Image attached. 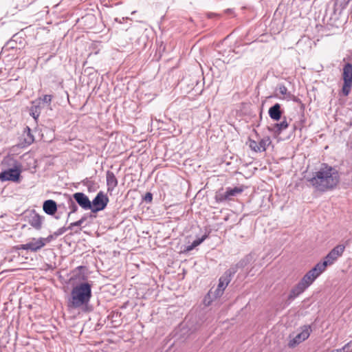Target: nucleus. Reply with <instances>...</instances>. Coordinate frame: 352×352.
<instances>
[{"mask_svg": "<svg viewBox=\"0 0 352 352\" xmlns=\"http://www.w3.org/2000/svg\"><path fill=\"white\" fill-rule=\"evenodd\" d=\"M351 85H352V82L344 81V85L342 86V92L344 96H347L349 94Z\"/></svg>", "mask_w": 352, "mask_h": 352, "instance_id": "nucleus-23", "label": "nucleus"}, {"mask_svg": "<svg viewBox=\"0 0 352 352\" xmlns=\"http://www.w3.org/2000/svg\"><path fill=\"white\" fill-rule=\"evenodd\" d=\"M54 236H55V235H54V234H53L49 235L46 238L40 237L42 242L43 243V246H45L47 243L51 242L54 239Z\"/></svg>", "mask_w": 352, "mask_h": 352, "instance_id": "nucleus-29", "label": "nucleus"}, {"mask_svg": "<svg viewBox=\"0 0 352 352\" xmlns=\"http://www.w3.org/2000/svg\"><path fill=\"white\" fill-rule=\"evenodd\" d=\"M270 144V139L267 138V140L262 139L258 142V148H260L259 152L265 151L266 150L267 146Z\"/></svg>", "mask_w": 352, "mask_h": 352, "instance_id": "nucleus-25", "label": "nucleus"}, {"mask_svg": "<svg viewBox=\"0 0 352 352\" xmlns=\"http://www.w3.org/2000/svg\"><path fill=\"white\" fill-rule=\"evenodd\" d=\"M342 77L344 82H352V64L346 63L344 65Z\"/></svg>", "mask_w": 352, "mask_h": 352, "instance_id": "nucleus-17", "label": "nucleus"}, {"mask_svg": "<svg viewBox=\"0 0 352 352\" xmlns=\"http://www.w3.org/2000/svg\"><path fill=\"white\" fill-rule=\"evenodd\" d=\"M310 184L318 191L326 192L336 188L340 182L338 171L333 167L322 164L311 178L308 179Z\"/></svg>", "mask_w": 352, "mask_h": 352, "instance_id": "nucleus-1", "label": "nucleus"}, {"mask_svg": "<svg viewBox=\"0 0 352 352\" xmlns=\"http://www.w3.org/2000/svg\"><path fill=\"white\" fill-rule=\"evenodd\" d=\"M109 201L108 197L102 191H100L91 201V211L96 213L104 210L107 207Z\"/></svg>", "mask_w": 352, "mask_h": 352, "instance_id": "nucleus-5", "label": "nucleus"}, {"mask_svg": "<svg viewBox=\"0 0 352 352\" xmlns=\"http://www.w3.org/2000/svg\"><path fill=\"white\" fill-rule=\"evenodd\" d=\"M68 229V227L67 228H65V227H62L60 228H59L57 231H56L54 233V235H55V236H58L59 235H61L63 234L64 232H65Z\"/></svg>", "mask_w": 352, "mask_h": 352, "instance_id": "nucleus-30", "label": "nucleus"}, {"mask_svg": "<svg viewBox=\"0 0 352 352\" xmlns=\"http://www.w3.org/2000/svg\"><path fill=\"white\" fill-rule=\"evenodd\" d=\"M311 331V329L310 326L305 325L302 327L301 331L289 341L288 344L289 346L294 348L296 345L307 340L309 338Z\"/></svg>", "mask_w": 352, "mask_h": 352, "instance_id": "nucleus-7", "label": "nucleus"}, {"mask_svg": "<svg viewBox=\"0 0 352 352\" xmlns=\"http://www.w3.org/2000/svg\"><path fill=\"white\" fill-rule=\"evenodd\" d=\"M51 100H52V96L51 95H45V96H43V101L45 103L49 104V103H50Z\"/></svg>", "mask_w": 352, "mask_h": 352, "instance_id": "nucleus-31", "label": "nucleus"}, {"mask_svg": "<svg viewBox=\"0 0 352 352\" xmlns=\"http://www.w3.org/2000/svg\"><path fill=\"white\" fill-rule=\"evenodd\" d=\"M13 167L3 170L0 173V179L1 181L18 182L20 177L21 170L16 162H14Z\"/></svg>", "mask_w": 352, "mask_h": 352, "instance_id": "nucleus-6", "label": "nucleus"}, {"mask_svg": "<svg viewBox=\"0 0 352 352\" xmlns=\"http://www.w3.org/2000/svg\"><path fill=\"white\" fill-rule=\"evenodd\" d=\"M44 217L38 214L34 210L27 216L28 223L35 230H40L43 226Z\"/></svg>", "mask_w": 352, "mask_h": 352, "instance_id": "nucleus-10", "label": "nucleus"}, {"mask_svg": "<svg viewBox=\"0 0 352 352\" xmlns=\"http://www.w3.org/2000/svg\"><path fill=\"white\" fill-rule=\"evenodd\" d=\"M344 249V245H338L328 253V254L324 257L323 261L327 263V266L332 265L338 257L342 256Z\"/></svg>", "mask_w": 352, "mask_h": 352, "instance_id": "nucleus-8", "label": "nucleus"}, {"mask_svg": "<svg viewBox=\"0 0 352 352\" xmlns=\"http://www.w3.org/2000/svg\"><path fill=\"white\" fill-rule=\"evenodd\" d=\"M87 219L85 216H83L80 220L70 223L68 226V229L72 230L74 226H80Z\"/></svg>", "mask_w": 352, "mask_h": 352, "instance_id": "nucleus-26", "label": "nucleus"}, {"mask_svg": "<svg viewBox=\"0 0 352 352\" xmlns=\"http://www.w3.org/2000/svg\"><path fill=\"white\" fill-rule=\"evenodd\" d=\"M6 160H11V159H10V158H8V160L5 159V160H3V162H6Z\"/></svg>", "mask_w": 352, "mask_h": 352, "instance_id": "nucleus-37", "label": "nucleus"}, {"mask_svg": "<svg viewBox=\"0 0 352 352\" xmlns=\"http://www.w3.org/2000/svg\"><path fill=\"white\" fill-rule=\"evenodd\" d=\"M288 126H289V123L287 121L286 118L284 117L282 122L274 124V128L275 129L276 133L280 134L283 131L287 129Z\"/></svg>", "mask_w": 352, "mask_h": 352, "instance_id": "nucleus-19", "label": "nucleus"}, {"mask_svg": "<svg viewBox=\"0 0 352 352\" xmlns=\"http://www.w3.org/2000/svg\"><path fill=\"white\" fill-rule=\"evenodd\" d=\"M342 8H345L351 0H340Z\"/></svg>", "mask_w": 352, "mask_h": 352, "instance_id": "nucleus-33", "label": "nucleus"}, {"mask_svg": "<svg viewBox=\"0 0 352 352\" xmlns=\"http://www.w3.org/2000/svg\"><path fill=\"white\" fill-rule=\"evenodd\" d=\"M315 276H314L311 273H310L309 271L304 275V276L301 278L300 280V283H302L305 287L307 289L316 279Z\"/></svg>", "mask_w": 352, "mask_h": 352, "instance_id": "nucleus-18", "label": "nucleus"}, {"mask_svg": "<svg viewBox=\"0 0 352 352\" xmlns=\"http://www.w3.org/2000/svg\"><path fill=\"white\" fill-rule=\"evenodd\" d=\"M305 286L300 282L296 284L290 291L288 296V300H293L297 298L300 294L306 290Z\"/></svg>", "mask_w": 352, "mask_h": 352, "instance_id": "nucleus-13", "label": "nucleus"}, {"mask_svg": "<svg viewBox=\"0 0 352 352\" xmlns=\"http://www.w3.org/2000/svg\"><path fill=\"white\" fill-rule=\"evenodd\" d=\"M69 208L71 211L67 214V219H69L72 213H74L78 210V206L72 199H70Z\"/></svg>", "mask_w": 352, "mask_h": 352, "instance_id": "nucleus-27", "label": "nucleus"}, {"mask_svg": "<svg viewBox=\"0 0 352 352\" xmlns=\"http://www.w3.org/2000/svg\"><path fill=\"white\" fill-rule=\"evenodd\" d=\"M118 182L114 173L108 170L107 172V191L111 192L118 186Z\"/></svg>", "mask_w": 352, "mask_h": 352, "instance_id": "nucleus-15", "label": "nucleus"}, {"mask_svg": "<svg viewBox=\"0 0 352 352\" xmlns=\"http://www.w3.org/2000/svg\"><path fill=\"white\" fill-rule=\"evenodd\" d=\"M207 237L208 236L205 234L201 238L195 240L191 245L186 247V250L190 251L193 250L195 248L200 245Z\"/></svg>", "mask_w": 352, "mask_h": 352, "instance_id": "nucleus-22", "label": "nucleus"}, {"mask_svg": "<svg viewBox=\"0 0 352 352\" xmlns=\"http://www.w3.org/2000/svg\"><path fill=\"white\" fill-rule=\"evenodd\" d=\"M332 352H342V349H337L336 351H333Z\"/></svg>", "mask_w": 352, "mask_h": 352, "instance_id": "nucleus-35", "label": "nucleus"}, {"mask_svg": "<svg viewBox=\"0 0 352 352\" xmlns=\"http://www.w3.org/2000/svg\"><path fill=\"white\" fill-rule=\"evenodd\" d=\"M43 209L46 214L54 215L57 211L58 206L55 201L48 199L43 202Z\"/></svg>", "mask_w": 352, "mask_h": 352, "instance_id": "nucleus-12", "label": "nucleus"}, {"mask_svg": "<svg viewBox=\"0 0 352 352\" xmlns=\"http://www.w3.org/2000/svg\"><path fill=\"white\" fill-rule=\"evenodd\" d=\"M31 114L34 117V118H35V119H36L37 117H38V113L36 114L35 112H32Z\"/></svg>", "mask_w": 352, "mask_h": 352, "instance_id": "nucleus-34", "label": "nucleus"}, {"mask_svg": "<svg viewBox=\"0 0 352 352\" xmlns=\"http://www.w3.org/2000/svg\"><path fill=\"white\" fill-rule=\"evenodd\" d=\"M268 113L271 119L275 121H278L282 117V111L280 109V104L276 103L271 107L268 110Z\"/></svg>", "mask_w": 352, "mask_h": 352, "instance_id": "nucleus-14", "label": "nucleus"}, {"mask_svg": "<svg viewBox=\"0 0 352 352\" xmlns=\"http://www.w3.org/2000/svg\"><path fill=\"white\" fill-rule=\"evenodd\" d=\"M243 190L244 188L243 186H236L234 188L228 187L226 188L225 191L223 189L219 190L215 195V199L219 202L231 200L232 197L240 195Z\"/></svg>", "mask_w": 352, "mask_h": 352, "instance_id": "nucleus-4", "label": "nucleus"}, {"mask_svg": "<svg viewBox=\"0 0 352 352\" xmlns=\"http://www.w3.org/2000/svg\"><path fill=\"white\" fill-rule=\"evenodd\" d=\"M73 197L82 209L90 210L91 208V201L83 192H76L73 195Z\"/></svg>", "mask_w": 352, "mask_h": 352, "instance_id": "nucleus-11", "label": "nucleus"}, {"mask_svg": "<svg viewBox=\"0 0 352 352\" xmlns=\"http://www.w3.org/2000/svg\"><path fill=\"white\" fill-rule=\"evenodd\" d=\"M43 243L41 238H32L31 241L25 244H21L17 246V250H28L36 252L43 248Z\"/></svg>", "mask_w": 352, "mask_h": 352, "instance_id": "nucleus-9", "label": "nucleus"}, {"mask_svg": "<svg viewBox=\"0 0 352 352\" xmlns=\"http://www.w3.org/2000/svg\"><path fill=\"white\" fill-rule=\"evenodd\" d=\"M91 298V285L89 283H81L72 288L68 307L77 309L86 306L89 302Z\"/></svg>", "mask_w": 352, "mask_h": 352, "instance_id": "nucleus-2", "label": "nucleus"}, {"mask_svg": "<svg viewBox=\"0 0 352 352\" xmlns=\"http://www.w3.org/2000/svg\"><path fill=\"white\" fill-rule=\"evenodd\" d=\"M212 294H213V292L210 290V291L209 292V293H208V295H209V296H211Z\"/></svg>", "mask_w": 352, "mask_h": 352, "instance_id": "nucleus-36", "label": "nucleus"}, {"mask_svg": "<svg viewBox=\"0 0 352 352\" xmlns=\"http://www.w3.org/2000/svg\"><path fill=\"white\" fill-rule=\"evenodd\" d=\"M244 265V261H241L237 264L231 266L224 272V274L220 277L219 280L217 288L214 292V296L215 298L220 297L223 294L225 289L230 283L233 276L238 271V269L239 267H243Z\"/></svg>", "mask_w": 352, "mask_h": 352, "instance_id": "nucleus-3", "label": "nucleus"}, {"mask_svg": "<svg viewBox=\"0 0 352 352\" xmlns=\"http://www.w3.org/2000/svg\"><path fill=\"white\" fill-rule=\"evenodd\" d=\"M82 184L84 186H87L88 190L89 191H91V190L92 188H96V183L91 180L90 178H85L83 181H82Z\"/></svg>", "mask_w": 352, "mask_h": 352, "instance_id": "nucleus-24", "label": "nucleus"}, {"mask_svg": "<svg viewBox=\"0 0 352 352\" xmlns=\"http://www.w3.org/2000/svg\"><path fill=\"white\" fill-rule=\"evenodd\" d=\"M327 267V263L324 261L317 263L311 270L309 272L311 273L316 278H318Z\"/></svg>", "mask_w": 352, "mask_h": 352, "instance_id": "nucleus-16", "label": "nucleus"}, {"mask_svg": "<svg viewBox=\"0 0 352 352\" xmlns=\"http://www.w3.org/2000/svg\"><path fill=\"white\" fill-rule=\"evenodd\" d=\"M277 90L279 93L283 96L281 99L289 100H291L292 94L287 91V88L284 85H278L277 87Z\"/></svg>", "mask_w": 352, "mask_h": 352, "instance_id": "nucleus-21", "label": "nucleus"}, {"mask_svg": "<svg viewBox=\"0 0 352 352\" xmlns=\"http://www.w3.org/2000/svg\"><path fill=\"white\" fill-rule=\"evenodd\" d=\"M24 141L27 145H30L34 142V135L31 133L30 129L27 126L23 131Z\"/></svg>", "mask_w": 352, "mask_h": 352, "instance_id": "nucleus-20", "label": "nucleus"}, {"mask_svg": "<svg viewBox=\"0 0 352 352\" xmlns=\"http://www.w3.org/2000/svg\"><path fill=\"white\" fill-rule=\"evenodd\" d=\"M250 147L252 150L259 152L260 148H258V143H257L254 140H250Z\"/></svg>", "mask_w": 352, "mask_h": 352, "instance_id": "nucleus-28", "label": "nucleus"}, {"mask_svg": "<svg viewBox=\"0 0 352 352\" xmlns=\"http://www.w3.org/2000/svg\"><path fill=\"white\" fill-rule=\"evenodd\" d=\"M153 199V195L151 192H146L144 197V201L146 202H151Z\"/></svg>", "mask_w": 352, "mask_h": 352, "instance_id": "nucleus-32", "label": "nucleus"}]
</instances>
